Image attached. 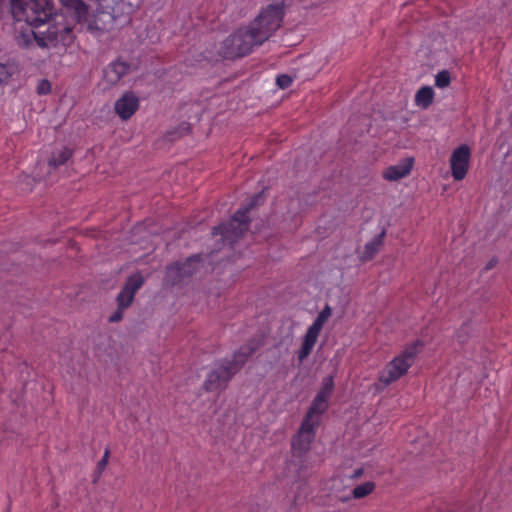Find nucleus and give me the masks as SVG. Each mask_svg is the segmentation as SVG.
Returning a JSON list of instances; mask_svg holds the SVG:
<instances>
[{"label":"nucleus","instance_id":"21","mask_svg":"<svg viewBox=\"0 0 512 512\" xmlns=\"http://www.w3.org/2000/svg\"><path fill=\"white\" fill-rule=\"evenodd\" d=\"M61 3L74 10L75 14L80 18L87 13V6L82 0H60Z\"/></svg>","mask_w":512,"mask_h":512},{"label":"nucleus","instance_id":"12","mask_svg":"<svg viewBox=\"0 0 512 512\" xmlns=\"http://www.w3.org/2000/svg\"><path fill=\"white\" fill-rule=\"evenodd\" d=\"M143 279L140 275L131 276L123 289L117 296L119 308H127L130 306L134 299L136 291L142 286Z\"/></svg>","mask_w":512,"mask_h":512},{"label":"nucleus","instance_id":"23","mask_svg":"<svg viewBox=\"0 0 512 512\" xmlns=\"http://www.w3.org/2000/svg\"><path fill=\"white\" fill-rule=\"evenodd\" d=\"M333 388H334L333 377L332 376H328V377L323 379L322 387H321L320 391L317 394L329 398Z\"/></svg>","mask_w":512,"mask_h":512},{"label":"nucleus","instance_id":"8","mask_svg":"<svg viewBox=\"0 0 512 512\" xmlns=\"http://www.w3.org/2000/svg\"><path fill=\"white\" fill-rule=\"evenodd\" d=\"M318 426L302 420L297 434L292 439V454L294 458H303L310 450Z\"/></svg>","mask_w":512,"mask_h":512},{"label":"nucleus","instance_id":"10","mask_svg":"<svg viewBox=\"0 0 512 512\" xmlns=\"http://www.w3.org/2000/svg\"><path fill=\"white\" fill-rule=\"evenodd\" d=\"M139 108V98L132 91H127L116 100L114 104L115 113L121 120L130 119Z\"/></svg>","mask_w":512,"mask_h":512},{"label":"nucleus","instance_id":"31","mask_svg":"<svg viewBox=\"0 0 512 512\" xmlns=\"http://www.w3.org/2000/svg\"><path fill=\"white\" fill-rule=\"evenodd\" d=\"M496 264V260H490L488 263H487V266H486V270H489V269H492Z\"/></svg>","mask_w":512,"mask_h":512},{"label":"nucleus","instance_id":"9","mask_svg":"<svg viewBox=\"0 0 512 512\" xmlns=\"http://www.w3.org/2000/svg\"><path fill=\"white\" fill-rule=\"evenodd\" d=\"M471 150L468 145L463 144L457 147L450 156V167L452 177L456 181L463 180L468 172Z\"/></svg>","mask_w":512,"mask_h":512},{"label":"nucleus","instance_id":"13","mask_svg":"<svg viewBox=\"0 0 512 512\" xmlns=\"http://www.w3.org/2000/svg\"><path fill=\"white\" fill-rule=\"evenodd\" d=\"M130 65L127 62L121 60H115L111 62L103 70L104 80L109 85L117 84L121 78L129 72Z\"/></svg>","mask_w":512,"mask_h":512},{"label":"nucleus","instance_id":"5","mask_svg":"<svg viewBox=\"0 0 512 512\" xmlns=\"http://www.w3.org/2000/svg\"><path fill=\"white\" fill-rule=\"evenodd\" d=\"M423 343L421 341H415L405 347V349L396 357H394L381 372L379 380L384 385H390L391 383L400 379L405 375L408 369L414 364L416 356L422 350Z\"/></svg>","mask_w":512,"mask_h":512},{"label":"nucleus","instance_id":"30","mask_svg":"<svg viewBox=\"0 0 512 512\" xmlns=\"http://www.w3.org/2000/svg\"><path fill=\"white\" fill-rule=\"evenodd\" d=\"M362 474H363V469L358 468L353 472V475L351 477L356 479V478H359L360 476H362Z\"/></svg>","mask_w":512,"mask_h":512},{"label":"nucleus","instance_id":"6","mask_svg":"<svg viewBox=\"0 0 512 512\" xmlns=\"http://www.w3.org/2000/svg\"><path fill=\"white\" fill-rule=\"evenodd\" d=\"M284 17L282 4H270L262 9L259 15L249 24L258 39L264 43L281 26Z\"/></svg>","mask_w":512,"mask_h":512},{"label":"nucleus","instance_id":"19","mask_svg":"<svg viewBox=\"0 0 512 512\" xmlns=\"http://www.w3.org/2000/svg\"><path fill=\"white\" fill-rule=\"evenodd\" d=\"M433 97V89L429 86H424L417 91L415 95V103L422 108H427L432 103Z\"/></svg>","mask_w":512,"mask_h":512},{"label":"nucleus","instance_id":"22","mask_svg":"<svg viewBox=\"0 0 512 512\" xmlns=\"http://www.w3.org/2000/svg\"><path fill=\"white\" fill-rule=\"evenodd\" d=\"M374 488H375V484L373 482H365L360 485H357L353 489L352 495L356 499L364 498L367 495H369L370 493H372Z\"/></svg>","mask_w":512,"mask_h":512},{"label":"nucleus","instance_id":"28","mask_svg":"<svg viewBox=\"0 0 512 512\" xmlns=\"http://www.w3.org/2000/svg\"><path fill=\"white\" fill-rule=\"evenodd\" d=\"M109 456H110V451L108 448H106L101 460L97 464V470L99 473H102V471L105 470V468L108 464Z\"/></svg>","mask_w":512,"mask_h":512},{"label":"nucleus","instance_id":"27","mask_svg":"<svg viewBox=\"0 0 512 512\" xmlns=\"http://www.w3.org/2000/svg\"><path fill=\"white\" fill-rule=\"evenodd\" d=\"M292 81V78L286 74L279 75L276 79L277 85L282 89L290 87Z\"/></svg>","mask_w":512,"mask_h":512},{"label":"nucleus","instance_id":"20","mask_svg":"<svg viewBox=\"0 0 512 512\" xmlns=\"http://www.w3.org/2000/svg\"><path fill=\"white\" fill-rule=\"evenodd\" d=\"M72 156V151L69 148H63L53 153L49 160V166L54 168L65 164Z\"/></svg>","mask_w":512,"mask_h":512},{"label":"nucleus","instance_id":"14","mask_svg":"<svg viewBox=\"0 0 512 512\" xmlns=\"http://www.w3.org/2000/svg\"><path fill=\"white\" fill-rule=\"evenodd\" d=\"M413 163V158H405L399 163L387 167L383 172V178L388 181L400 180L411 172Z\"/></svg>","mask_w":512,"mask_h":512},{"label":"nucleus","instance_id":"16","mask_svg":"<svg viewBox=\"0 0 512 512\" xmlns=\"http://www.w3.org/2000/svg\"><path fill=\"white\" fill-rule=\"evenodd\" d=\"M384 235L385 231H382L379 235L375 236L371 241L365 244L361 253V259L363 261H369L376 255L380 247L383 245Z\"/></svg>","mask_w":512,"mask_h":512},{"label":"nucleus","instance_id":"24","mask_svg":"<svg viewBox=\"0 0 512 512\" xmlns=\"http://www.w3.org/2000/svg\"><path fill=\"white\" fill-rule=\"evenodd\" d=\"M450 74L448 71L443 70L435 76V85L439 88H445L450 84Z\"/></svg>","mask_w":512,"mask_h":512},{"label":"nucleus","instance_id":"4","mask_svg":"<svg viewBox=\"0 0 512 512\" xmlns=\"http://www.w3.org/2000/svg\"><path fill=\"white\" fill-rule=\"evenodd\" d=\"M264 201L263 192L255 194L249 201V203L239 208L232 219L228 223H223L212 229L213 235H220L223 240L229 243H234L239 239L249 227V218L247 213L253 207L259 205Z\"/></svg>","mask_w":512,"mask_h":512},{"label":"nucleus","instance_id":"2","mask_svg":"<svg viewBox=\"0 0 512 512\" xmlns=\"http://www.w3.org/2000/svg\"><path fill=\"white\" fill-rule=\"evenodd\" d=\"M262 44L251 26L248 25L237 29L223 40L218 54L224 59L234 60L249 55L255 47Z\"/></svg>","mask_w":512,"mask_h":512},{"label":"nucleus","instance_id":"29","mask_svg":"<svg viewBox=\"0 0 512 512\" xmlns=\"http://www.w3.org/2000/svg\"><path fill=\"white\" fill-rule=\"evenodd\" d=\"M125 308H119L109 317V322L115 323L122 319L123 317V310Z\"/></svg>","mask_w":512,"mask_h":512},{"label":"nucleus","instance_id":"11","mask_svg":"<svg viewBox=\"0 0 512 512\" xmlns=\"http://www.w3.org/2000/svg\"><path fill=\"white\" fill-rule=\"evenodd\" d=\"M198 261V257L188 258L184 263L171 264L167 269V278L174 285L182 282L185 277L191 276L195 272L193 264Z\"/></svg>","mask_w":512,"mask_h":512},{"label":"nucleus","instance_id":"7","mask_svg":"<svg viewBox=\"0 0 512 512\" xmlns=\"http://www.w3.org/2000/svg\"><path fill=\"white\" fill-rule=\"evenodd\" d=\"M15 40L17 45L23 49L34 47L47 49L50 46H55L58 42V30L53 26H49L44 32H35L32 28H26L18 32Z\"/></svg>","mask_w":512,"mask_h":512},{"label":"nucleus","instance_id":"26","mask_svg":"<svg viewBox=\"0 0 512 512\" xmlns=\"http://www.w3.org/2000/svg\"><path fill=\"white\" fill-rule=\"evenodd\" d=\"M36 91L39 95H47L51 91V84L48 80L42 79L38 82Z\"/></svg>","mask_w":512,"mask_h":512},{"label":"nucleus","instance_id":"1","mask_svg":"<svg viewBox=\"0 0 512 512\" xmlns=\"http://www.w3.org/2000/svg\"><path fill=\"white\" fill-rule=\"evenodd\" d=\"M253 351L254 349L249 346L241 347L232 360L222 362L207 375L203 389L207 392L224 390Z\"/></svg>","mask_w":512,"mask_h":512},{"label":"nucleus","instance_id":"25","mask_svg":"<svg viewBox=\"0 0 512 512\" xmlns=\"http://www.w3.org/2000/svg\"><path fill=\"white\" fill-rule=\"evenodd\" d=\"M13 74V67L8 64L0 63V85L6 82Z\"/></svg>","mask_w":512,"mask_h":512},{"label":"nucleus","instance_id":"15","mask_svg":"<svg viewBox=\"0 0 512 512\" xmlns=\"http://www.w3.org/2000/svg\"><path fill=\"white\" fill-rule=\"evenodd\" d=\"M328 399L329 398L317 394L303 420L318 426L321 415L328 409Z\"/></svg>","mask_w":512,"mask_h":512},{"label":"nucleus","instance_id":"3","mask_svg":"<svg viewBox=\"0 0 512 512\" xmlns=\"http://www.w3.org/2000/svg\"><path fill=\"white\" fill-rule=\"evenodd\" d=\"M11 10L17 21L32 27L41 26L54 14L50 0H12Z\"/></svg>","mask_w":512,"mask_h":512},{"label":"nucleus","instance_id":"18","mask_svg":"<svg viewBox=\"0 0 512 512\" xmlns=\"http://www.w3.org/2000/svg\"><path fill=\"white\" fill-rule=\"evenodd\" d=\"M331 314H332L331 307L329 305H325V307L317 315L314 322L307 330L319 336L325 322L329 319Z\"/></svg>","mask_w":512,"mask_h":512},{"label":"nucleus","instance_id":"17","mask_svg":"<svg viewBox=\"0 0 512 512\" xmlns=\"http://www.w3.org/2000/svg\"><path fill=\"white\" fill-rule=\"evenodd\" d=\"M317 338L318 335L308 330L306 331L301 348L297 354L299 362H303L310 355L315 346Z\"/></svg>","mask_w":512,"mask_h":512}]
</instances>
